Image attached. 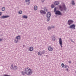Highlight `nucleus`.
I'll return each mask as SVG.
<instances>
[{
	"instance_id": "nucleus-24",
	"label": "nucleus",
	"mask_w": 76,
	"mask_h": 76,
	"mask_svg": "<svg viewBox=\"0 0 76 76\" xmlns=\"http://www.w3.org/2000/svg\"><path fill=\"white\" fill-rule=\"evenodd\" d=\"M72 4H73V5L75 4V2H74V1H72Z\"/></svg>"
},
{
	"instance_id": "nucleus-7",
	"label": "nucleus",
	"mask_w": 76,
	"mask_h": 76,
	"mask_svg": "<svg viewBox=\"0 0 76 76\" xmlns=\"http://www.w3.org/2000/svg\"><path fill=\"white\" fill-rule=\"evenodd\" d=\"M69 28H71V29H75V25L74 24H72L69 27Z\"/></svg>"
},
{
	"instance_id": "nucleus-28",
	"label": "nucleus",
	"mask_w": 76,
	"mask_h": 76,
	"mask_svg": "<svg viewBox=\"0 0 76 76\" xmlns=\"http://www.w3.org/2000/svg\"><path fill=\"white\" fill-rule=\"evenodd\" d=\"M49 20H50V19L48 18V19H47V21L48 22V21H49Z\"/></svg>"
},
{
	"instance_id": "nucleus-1",
	"label": "nucleus",
	"mask_w": 76,
	"mask_h": 76,
	"mask_svg": "<svg viewBox=\"0 0 76 76\" xmlns=\"http://www.w3.org/2000/svg\"><path fill=\"white\" fill-rule=\"evenodd\" d=\"M25 73L27 75H31L32 73V70L29 67H27L25 69Z\"/></svg>"
},
{
	"instance_id": "nucleus-16",
	"label": "nucleus",
	"mask_w": 76,
	"mask_h": 76,
	"mask_svg": "<svg viewBox=\"0 0 76 76\" xmlns=\"http://www.w3.org/2000/svg\"><path fill=\"white\" fill-rule=\"evenodd\" d=\"M34 9L35 10H37V6H34Z\"/></svg>"
},
{
	"instance_id": "nucleus-3",
	"label": "nucleus",
	"mask_w": 76,
	"mask_h": 76,
	"mask_svg": "<svg viewBox=\"0 0 76 76\" xmlns=\"http://www.w3.org/2000/svg\"><path fill=\"white\" fill-rule=\"evenodd\" d=\"M16 39H15V43H17L18 41V39H20V36H18L16 37Z\"/></svg>"
},
{
	"instance_id": "nucleus-35",
	"label": "nucleus",
	"mask_w": 76,
	"mask_h": 76,
	"mask_svg": "<svg viewBox=\"0 0 76 76\" xmlns=\"http://www.w3.org/2000/svg\"><path fill=\"white\" fill-rule=\"evenodd\" d=\"M52 28H54V26Z\"/></svg>"
},
{
	"instance_id": "nucleus-11",
	"label": "nucleus",
	"mask_w": 76,
	"mask_h": 76,
	"mask_svg": "<svg viewBox=\"0 0 76 76\" xmlns=\"http://www.w3.org/2000/svg\"><path fill=\"white\" fill-rule=\"evenodd\" d=\"M9 15L4 16H2L1 17V18H9Z\"/></svg>"
},
{
	"instance_id": "nucleus-34",
	"label": "nucleus",
	"mask_w": 76,
	"mask_h": 76,
	"mask_svg": "<svg viewBox=\"0 0 76 76\" xmlns=\"http://www.w3.org/2000/svg\"><path fill=\"white\" fill-rule=\"evenodd\" d=\"M66 70H67V71H69V69H66Z\"/></svg>"
},
{
	"instance_id": "nucleus-13",
	"label": "nucleus",
	"mask_w": 76,
	"mask_h": 76,
	"mask_svg": "<svg viewBox=\"0 0 76 76\" xmlns=\"http://www.w3.org/2000/svg\"><path fill=\"white\" fill-rule=\"evenodd\" d=\"M40 12L42 14H45L46 13L44 11L42 10H41L40 11Z\"/></svg>"
},
{
	"instance_id": "nucleus-17",
	"label": "nucleus",
	"mask_w": 76,
	"mask_h": 76,
	"mask_svg": "<svg viewBox=\"0 0 76 76\" xmlns=\"http://www.w3.org/2000/svg\"><path fill=\"white\" fill-rule=\"evenodd\" d=\"M23 18H25V19H26V18H28V17H27V16H26V15H24L23 17Z\"/></svg>"
},
{
	"instance_id": "nucleus-12",
	"label": "nucleus",
	"mask_w": 76,
	"mask_h": 76,
	"mask_svg": "<svg viewBox=\"0 0 76 76\" xmlns=\"http://www.w3.org/2000/svg\"><path fill=\"white\" fill-rule=\"evenodd\" d=\"M33 50H34V48H33V47H31L29 48V51H32Z\"/></svg>"
},
{
	"instance_id": "nucleus-32",
	"label": "nucleus",
	"mask_w": 76,
	"mask_h": 76,
	"mask_svg": "<svg viewBox=\"0 0 76 76\" xmlns=\"http://www.w3.org/2000/svg\"><path fill=\"white\" fill-rule=\"evenodd\" d=\"M69 63H71V61H69Z\"/></svg>"
},
{
	"instance_id": "nucleus-25",
	"label": "nucleus",
	"mask_w": 76,
	"mask_h": 76,
	"mask_svg": "<svg viewBox=\"0 0 76 76\" xmlns=\"http://www.w3.org/2000/svg\"><path fill=\"white\" fill-rule=\"evenodd\" d=\"M51 28L50 27H48V30H50V29H51Z\"/></svg>"
},
{
	"instance_id": "nucleus-2",
	"label": "nucleus",
	"mask_w": 76,
	"mask_h": 76,
	"mask_svg": "<svg viewBox=\"0 0 76 76\" xmlns=\"http://www.w3.org/2000/svg\"><path fill=\"white\" fill-rule=\"evenodd\" d=\"M59 9L61 11H63V10H66V7L65 6V5L64 4V5L61 7V6H59Z\"/></svg>"
},
{
	"instance_id": "nucleus-15",
	"label": "nucleus",
	"mask_w": 76,
	"mask_h": 76,
	"mask_svg": "<svg viewBox=\"0 0 76 76\" xmlns=\"http://www.w3.org/2000/svg\"><path fill=\"white\" fill-rule=\"evenodd\" d=\"M17 69H18V67L15 66H14L13 68L14 70H16Z\"/></svg>"
},
{
	"instance_id": "nucleus-5",
	"label": "nucleus",
	"mask_w": 76,
	"mask_h": 76,
	"mask_svg": "<svg viewBox=\"0 0 76 76\" xmlns=\"http://www.w3.org/2000/svg\"><path fill=\"white\" fill-rule=\"evenodd\" d=\"M45 53V51H43L42 52H39L38 53V56H41L42 54H44Z\"/></svg>"
},
{
	"instance_id": "nucleus-10",
	"label": "nucleus",
	"mask_w": 76,
	"mask_h": 76,
	"mask_svg": "<svg viewBox=\"0 0 76 76\" xmlns=\"http://www.w3.org/2000/svg\"><path fill=\"white\" fill-rule=\"evenodd\" d=\"M50 16H51V13H50V12H48L47 14V18H50Z\"/></svg>"
},
{
	"instance_id": "nucleus-30",
	"label": "nucleus",
	"mask_w": 76,
	"mask_h": 76,
	"mask_svg": "<svg viewBox=\"0 0 76 76\" xmlns=\"http://www.w3.org/2000/svg\"><path fill=\"white\" fill-rule=\"evenodd\" d=\"M2 39H0V42L1 41H2Z\"/></svg>"
},
{
	"instance_id": "nucleus-23",
	"label": "nucleus",
	"mask_w": 76,
	"mask_h": 76,
	"mask_svg": "<svg viewBox=\"0 0 76 76\" xmlns=\"http://www.w3.org/2000/svg\"><path fill=\"white\" fill-rule=\"evenodd\" d=\"M57 10V8L56 7L54 9V12H56L57 11H56Z\"/></svg>"
},
{
	"instance_id": "nucleus-26",
	"label": "nucleus",
	"mask_w": 76,
	"mask_h": 76,
	"mask_svg": "<svg viewBox=\"0 0 76 76\" xmlns=\"http://www.w3.org/2000/svg\"><path fill=\"white\" fill-rule=\"evenodd\" d=\"M21 73H22V75H24V72L23 71H22L21 72Z\"/></svg>"
},
{
	"instance_id": "nucleus-19",
	"label": "nucleus",
	"mask_w": 76,
	"mask_h": 76,
	"mask_svg": "<svg viewBox=\"0 0 76 76\" xmlns=\"http://www.w3.org/2000/svg\"><path fill=\"white\" fill-rule=\"evenodd\" d=\"M5 10V8H4V7H3V8H2V11H4V10Z\"/></svg>"
},
{
	"instance_id": "nucleus-14",
	"label": "nucleus",
	"mask_w": 76,
	"mask_h": 76,
	"mask_svg": "<svg viewBox=\"0 0 76 76\" xmlns=\"http://www.w3.org/2000/svg\"><path fill=\"white\" fill-rule=\"evenodd\" d=\"M55 5H58L59 4V2L55 1L54 3Z\"/></svg>"
},
{
	"instance_id": "nucleus-9",
	"label": "nucleus",
	"mask_w": 76,
	"mask_h": 76,
	"mask_svg": "<svg viewBox=\"0 0 76 76\" xmlns=\"http://www.w3.org/2000/svg\"><path fill=\"white\" fill-rule=\"evenodd\" d=\"M55 14L56 15H61V13L59 11H57L56 12Z\"/></svg>"
},
{
	"instance_id": "nucleus-20",
	"label": "nucleus",
	"mask_w": 76,
	"mask_h": 76,
	"mask_svg": "<svg viewBox=\"0 0 76 76\" xmlns=\"http://www.w3.org/2000/svg\"><path fill=\"white\" fill-rule=\"evenodd\" d=\"M22 11H20L19 12V14H22Z\"/></svg>"
},
{
	"instance_id": "nucleus-27",
	"label": "nucleus",
	"mask_w": 76,
	"mask_h": 76,
	"mask_svg": "<svg viewBox=\"0 0 76 76\" xmlns=\"http://www.w3.org/2000/svg\"><path fill=\"white\" fill-rule=\"evenodd\" d=\"M26 2H28V1H29V0H26Z\"/></svg>"
},
{
	"instance_id": "nucleus-8",
	"label": "nucleus",
	"mask_w": 76,
	"mask_h": 76,
	"mask_svg": "<svg viewBox=\"0 0 76 76\" xmlns=\"http://www.w3.org/2000/svg\"><path fill=\"white\" fill-rule=\"evenodd\" d=\"M48 50L50 51H52L53 50V48H52V47H51L49 46L48 47Z\"/></svg>"
},
{
	"instance_id": "nucleus-31",
	"label": "nucleus",
	"mask_w": 76,
	"mask_h": 76,
	"mask_svg": "<svg viewBox=\"0 0 76 76\" xmlns=\"http://www.w3.org/2000/svg\"><path fill=\"white\" fill-rule=\"evenodd\" d=\"M45 0H42V2H44V1Z\"/></svg>"
},
{
	"instance_id": "nucleus-4",
	"label": "nucleus",
	"mask_w": 76,
	"mask_h": 76,
	"mask_svg": "<svg viewBox=\"0 0 76 76\" xmlns=\"http://www.w3.org/2000/svg\"><path fill=\"white\" fill-rule=\"evenodd\" d=\"M59 44L60 45V46L61 47V48H62V40L61 39V38H60L59 39Z\"/></svg>"
},
{
	"instance_id": "nucleus-37",
	"label": "nucleus",
	"mask_w": 76,
	"mask_h": 76,
	"mask_svg": "<svg viewBox=\"0 0 76 76\" xmlns=\"http://www.w3.org/2000/svg\"><path fill=\"white\" fill-rule=\"evenodd\" d=\"M75 73H76V72H75Z\"/></svg>"
},
{
	"instance_id": "nucleus-21",
	"label": "nucleus",
	"mask_w": 76,
	"mask_h": 76,
	"mask_svg": "<svg viewBox=\"0 0 76 76\" xmlns=\"http://www.w3.org/2000/svg\"><path fill=\"white\" fill-rule=\"evenodd\" d=\"M64 66H65V65L64 64L62 63L61 64V66H62V67H64Z\"/></svg>"
},
{
	"instance_id": "nucleus-29",
	"label": "nucleus",
	"mask_w": 76,
	"mask_h": 76,
	"mask_svg": "<svg viewBox=\"0 0 76 76\" xmlns=\"http://www.w3.org/2000/svg\"><path fill=\"white\" fill-rule=\"evenodd\" d=\"M66 67H67V68H69V66H65V68H66Z\"/></svg>"
},
{
	"instance_id": "nucleus-6",
	"label": "nucleus",
	"mask_w": 76,
	"mask_h": 76,
	"mask_svg": "<svg viewBox=\"0 0 76 76\" xmlns=\"http://www.w3.org/2000/svg\"><path fill=\"white\" fill-rule=\"evenodd\" d=\"M73 23V21L69 20L68 21V23L69 25H70L71 24Z\"/></svg>"
},
{
	"instance_id": "nucleus-18",
	"label": "nucleus",
	"mask_w": 76,
	"mask_h": 76,
	"mask_svg": "<svg viewBox=\"0 0 76 76\" xmlns=\"http://www.w3.org/2000/svg\"><path fill=\"white\" fill-rule=\"evenodd\" d=\"M13 64H12L11 65V67H10V68L11 69H13Z\"/></svg>"
},
{
	"instance_id": "nucleus-36",
	"label": "nucleus",
	"mask_w": 76,
	"mask_h": 76,
	"mask_svg": "<svg viewBox=\"0 0 76 76\" xmlns=\"http://www.w3.org/2000/svg\"><path fill=\"white\" fill-rule=\"evenodd\" d=\"M44 9H45V8H44Z\"/></svg>"
},
{
	"instance_id": "nucleus-22",
	"label": "nucleus",
	"mask_w": 76,
	"mask_h": 76,
	"mask_svg": "<svg viewBox=\"0 0 76 76\" xmlns=\"http://www.w3.org/2000/svg\"><path fill=\"white\" fill-rule=\"evenodd\" d=\"M51 7L52 8H53V7H54V5L53 4H52L51 5Z\"/></svg>"
},
{
	"instance_id": "nucleus-33",
	"label": "nucleus",
	"mask_w": 76,
	"mask_h": 76,
	"mask_svg": "<svg viewBox=\"0 0 76 76\" xmlns=\"http://www.w3.org/2000/svg\"><path fill=\"white\" fill-rule=\"evenodd\" d=\"M1 12H0V16H1Z\"/></svg>"
},
{
	"instance_id": "nucleus-38",
	"label": "nucleus",
	"mask_w": 76,
	"mask_h": 76,
	"mask_svg": "<svg viewBox=\"0 0 76 76\" xmlns=\"http://www.w3.org/2000/svg\"><path fill=\"white\" fill-rule=\"evenodd\" d=\"M46 10L47 11V10Z\"/></svg>"
}]
</instances>
